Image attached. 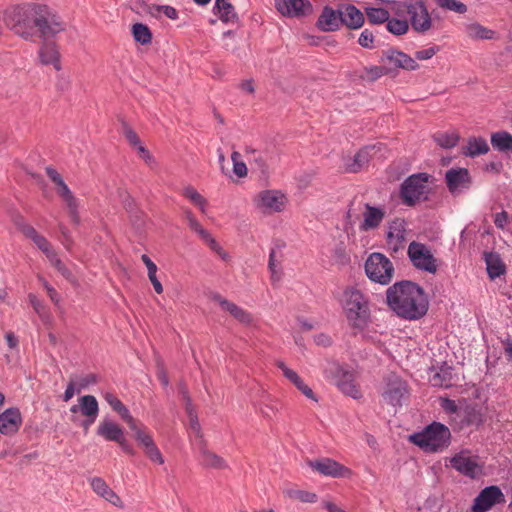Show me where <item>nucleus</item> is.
I'll list each match as a JSON object with an SVG mask.
<instances>
[{
    "instance_id": "obj_1",
    "label": "nucleus",
    "mask_w": 512,
    "mask_h": 512,
    "mask_svg": "<svg viewBox=\"0 0 512 512\" xmlns=\"http://www.w3.org/2000/svg\"><path fill=\"white\" fill-rule=\"evenodd\" d=\"M386 302L399 317L407 320L422 318L429 306L423 288L408 280L390 286L386 291Z\"/></svg>"
},
{
    "instance_id": "obj_60",
    "label": "nucleus",
    "mask_w": 512,
    "mask_h": 512,
    "mask_svg": "<svg viewBox=\"0 0 512 512\" xmlns=\"http://www.w3.org/2000/svg\"><path fill=\"white\" fill-rule=\"evenodd\" d=\"M38 281L41 283L43 288L46 290L51 301L54 303H58L59 297H58V293L56 292V290L43 277L39 276Z\"/></svg>"
},
{
    "instance_id": "obj_55",
    "label": "nucleus",
    "mask_w": 512,
    "mask_h": 512,
    "mask_svg": "<svg viewBox=\"0 0 512 512\" xmlns=\"http://www.w3.org/2000/svg\"><path fill=\"white\" fill-rule=\"evenodd\" d=\"M178 389H179V393L181 394L182 399L184 401L186 413L195 411V409L192 405V400L189 395L187 386L184 383H179Z\"/></svg>"
},
{
    "instance_id": "obj_64",
    "label": "nucleus",
    "mask_w": 512,
    "mask_h": 512,
    "mask_svg": "<svg viewBox=\"0 0 512 512\" xmlns=\"http://www.w3.org/2000/svg\"><path fill=\"white\" fill-rule=\"evenodd\" d=\"M75 392H77V385L75 380L71 378L64 392L63 401L68 402L74 396Z\"/></svg>"
},
{
    "instance_id": "obj_4",
    "label": "nucleus",
    "mask_w": 512,
    "mask_h": 512,
    "mask_svg": "<svg viewBox=\"0 0 512 512\" xmlns=\"http://www.w3.org/2000/svg\"><path fill=\"white\" fill-rule=\"evenodd\" d=\"M380 1L387 5H392V10L398 15L407 13L410 18V24L416 32L426 33L432 28L431 15L422 0H411L409 2H396L391 0Z\"/></svg>"
},
{
    "instance_id": "obj_52",
    "label": "nucleus",
    "mask_w": 512,
    "mask_h": 512,
    "mask_svg": "<svg viewBox=\"0 0 512 512\" xmlns=\"http://www.w3.org/2000/svg\"><path fill=\"white\" fill-rule=\"evenodd\" d=\"M358 43L363 48L373 49L374 48V34L369 29L362 31L358 38Z\"/></svg>"
},
{
    "instance_id": "obj_32",
    "label": "nucleus",
    "mask_w": 512,
    "mask_h": 512,
    "mask_svg": "<svg viewBox=\"0 0 512 512\" xmlns=\"http://www.w3.org/2000/svg\"><path fill=\"white\" fill-rule=\"evenodd\" d=\"M201 464L206 468L226 469L228 467L226 461L219 455L205 448L201 450Z\"/></svg>"
},
{
    "instance_id": "obj_62",
    "label": "nucleus",
    "mask_w": 512,
    "mask_h": 512,
    "mask_svg": "<svg viewBox=\"0 0 512 512\" xmlns=\"http://www.w3.org/2000/svg\"><path fill=\"white\" fill-rule=\"evenodd\" d=\"M136 440L141 444L144 449L149 447L150 444H154V441L152 437L145 433L143 430H137V433L135 434Z\"/></svg>"
},
{
    "instance_id": "obj_44",
    "label": "nucleus",
    "mask_w": 512,
    "mask_h": 512,
    "mask_svg": "<svg viewBox=\"0 0 512 512\" xmlns=\"http://www.w3.org/2000/svg\"><path fill=\"white\" fill-rule=\"evenodd\" d=\"M452 380V369L451 367H442L440 372H437L433 376V384L436 386H445L448 387L451 385Z\"/></svg>"
},
{
    "instance_id": "obj_43",
    "label": "nucleus",
    "mask_w": 512,
    "mask_h": 512,
    "mask_svg": "<svg viewBox=\"0 0 512 512\" xmlns=\"http://www.w3.org/2000/svg\"><path fill=\"white\" fill-rule=\"evenodd\" d=\"M183 195L188 198L194 205L198 206L201 211L205 212L206 199L196 191L192 186H187L183 190Z\"/></svg>"
},
{
    "instance_id": "obj_6",
    "label": "nucleus",
    "mask_w": 512,
    "mask_h": 512,
    "mask_svg": "<svg viewBox=\"0 0 512 512\" xmlns=\"http://www.w3.org/2000/svg\"><path fill=\"white\" fill-rule=\"evenodd\" d=\"M31 6L29 4L14 6L5 11V25L20 37L29 40L32 37Z\"/></svg>"
},
{
    "instance_id": "obj_12",
    "label": "nucleus",
    "mask_w": 512,
    "mask_h": 512,
    "mask_svg": "<svg viewBox=\"0 0 512 512\" xmlns=\"http://www.w3.org/2000/svg\"><path fill=\"white\" fill-rule=\"evenodd\" d=\"M307 464L314 471L324 476H330L333 478H345L350 477L352 474L348 467L331 458L308 460Z\"/></svg>"
},
{
    "instance_id": "obj_22",
    "label": "nucleus",
    "mask_w": 512,
    "mask_h": 512,
    "mask_svg": "<svg viewBox=\"0 0 512 512\" xmlns=\"http://www.w3.org/2000/svg\"><path fill=\"white\" fill-rule=\"evenodd\" d=\"M337 377L338 379L336 384L344 394L351 396L354 399L361 397V392L355 384V379L352 372L339 367L337 369Z\"/></svg>"
},
{
    "instance_id": "obj_20",
    "label": "nucleus",
    "mask_w": 512,
    "mask_h": 512,
    "mask_svg": "<svg viewBox=\"0 0 512 512\" xmlns=\"http://www.w3.org/2000/svg\"><path fill=\"white\" fill-rule=\"evenodd\" d=\"M341 25L349 29H359L365 22L364 14L354 5L340 6Z\"/></svg>"
},
{
    "instance_id": "obj_42",
    "label": "nucleus",
    "mask_w": 512,
    "mask_h": 512,
    "mask_svg": "<svg viewBox=\"0 0 512 512\" xmlns=\"http://www.w3.org/2000/svg\"><path fill=\"white\" fill-rule=\"evenodd\" d=\"M387 73L388 69L384 66L365 67L360 77L365 81L374 82Z\"/></svg>"
},
{
    "instance_id": "obj_15",
    "label": "nucleus",
    "mask_w": 512,
    "mask_h": 512,
    "mask_svg": "<svg viewBox=\"0 0 512 512\" xmlns=\"http://www.w3.org/2000/svg\"><path fill=\"white\" fill-rule=\"evenodd\" d=\"M258 207L264 212L274 213L284 210L287 199L284 194L276 190H264L258 194Z\"/></svg>"
},
{
    "instance_id": "obj_8",
    "label": "nucleus",
    "mask_w": 512,
    "mask_h": 512,
    "mask_svg": "<svg viewBox=\"0 0 512 512\" xmlns=\"http://www.w3.org/2000/svg\"><path fill=\"white\" fill-rule=\"evenodd\" d=\"M367 277L376 283L387 285L394 274L393 263L381 253H372L365 262Z\"/></svg>"
},
{
    "instance_id": "obj_27",
    "label": "nucleus",
    "mask_w": 512,
    "mask_h": 512,
    "mask_svg": "<svg viewBox=\"0 0 512 512\" xmlns=\"http://www.w3.org/2000/svg\"><path fill=\"white\" fill-rule=\"evenodd\" d=\"M21 415L17 409L9 408L0 415V433L11 434L18 430Z\"/></svg>"
},
{
    "instance_id": "obj_34",
    "label": "nucleus",
    "mask_w": 512,
    "mask_h": 512,
    "mask_svg": "<svg viewBox=\"0 0 512 512\" xmlns=\"http://www.w3.org/2000/svg\"><path fill=\"white\" fill-rule=\"evenodd\" d=\"M489 151V146L484 138H470L465 148L464 154L470 157H476L486 154Z\"/></svg>"
},
{
    "instance_id": "obj_49",
    "label": "nucleus",
    "mask_w": 512,
    "mask_h": 512,
    "mask_svg": "<svg viewBox=\"0 0 512 512\" xmlns=\"http://www.w3.org/2000/svg\"><path fill=\"white\" fill-rule=\"evenodd\" d=\"M288 494L290 497L298 499L299 501L304 503H314L317 501V495L309 491L292 490Z\"/></svg>"
},
{
    "instance_id": "obj_58",
    "label": "nucleus",
    "mask_w": 512,
    "mask_h": 512,
    "mask_svg": "<svg viewBox=\"0 0 512 512\" xmlns=\"http://www.w3.org/2000/svg\"><path fill=\"white\" fill-rule=\"evenodd\" d=\"M96 383V376L94 374H88L86 376L80 377L76 382L77 385V393L91 384Z\"/></svg>"
},
{
    "instance_id": "obj_14",
    "label": "nucleus",
    "mask_w": 512,
    "mask_h": 512,
    "mask_svg": "<svg viewBox=\"0 0 512 512\" xmlns=\"http://www.w3.org/2000/svg\"><path fill=\"white\" fill-rule=\"evenodd\" d=\"M38 40L39 62L43 65H52L56 71H60V52L55 38Z\"/></svg>"
},
{
    "instance_id": "obj_35",
    "label": "nucleus",
    "mask_w": 512,
    "mask_h": 512,
    "mask_svg": "<svg viewBox=\"0 0 512 512\" xmlns=\"http://www.w3.org/2000/svg\"><path fill=\"white\" fill-rule=\"evenodd\" d=\"M465 32L471 39H492L495 35L493 30H490L479 23H470L465 26Z\"/></svg>"
},
{
    "instance_id": "obj_47",
    "label": "nucleus",
    "mask_w": 512,
    "mask_h": 512,
    "mask_svg": "<svg viewBox=\"0 0 512 512\" xmlns=\"http://www.w3.org/2000/svg\"><path fill=\"white\" fill-rule=\"evenodd\" d=\"M437 144L443 148H452L457 145L459 137L456 134H437L434 137Z\"/></svg>"
},
{
    "instance_id": "obj_45",
    "label": "nucleus",
    "mask_w": 512,
    "mask_h": 512,
    "mask_svg": "<svg viewBox=\"0 0 512 512\" xmlns=\"http://www.w3.org/2000/svg\"><path fill=\"white\" fill-rule=\"evenodd\" d=\"M435 2L442 9L454 11L459 14H464L467 12L466 4L458 0H435Z\"/></svg>"
},
{
    "instance_id": "obj_31",
    "label": "nucleus",
    "mask_w": 512,
    "mask_h": 512,
    "mask_svg": "<svg viewBox=\"0 0 512 512\" xmlns=\"http://www.w3.org/2000/svg\"><path fill=\"white\" fill-rule=\"evenodd\" d=\"M374 150L375 146H366L359 150L355 154L352 163L347 164L346 170L350 173H357L360 171L364 166L368 164L372 156V151Z\"/></svg>"
},
{
    "instance_id": "obj_30",
    "label": "nucleus",
    "mask_w": 512,
    "mask_h": 512,
    "mask_svg": "<svg viewBox=\"0 0 512 512\" xmlns=\"http://www.w3.org/2000/svg\"><path fill=\"white\" fill-rule=\"evenodd\" d=\"M484 259L489 277L493 280L506 273V267L500 256L495 252H485Z\"/></svg>"
},
{
    "instance_id": "obj_57",
    "label": "nucleus",
    "mask_w": 512,
    "mask_h": 512,
    "mask_svg": "<svg viewBox=\"0 0 512 512\" xmlns=\"http://www.w3.org/2000/svg\"><path fill=\"white\" fill-rule=\"evenodd\" d=\"M247 152H250L254 155V162L257 165V167L259 168V170L262 173L267 172L268 164H267L266 159L263 157V155L261 153L257 152L255 149L247 150Z\"/></svg>"
},
{
    "instance_id": "obj_26",
    "label": "nucleus",
    "mask_w": 512,
    "mask_h": 512,
    "mask_svg": "<svg viewBox=\"0 0 512 512\" xmlns=\"http://www.w3.org/2000/svg\"><path fill=\"white\" fill-rule=\"evenodd\" d=\"M383 57L389 63L402 69L416 70L419 67L418 63L413 58L398 50L389 49L383 53Z\"/></svg>"
},
{
    "instance_id": "obj_63",
    "label": "nucleus",
    "mask_w": 512,
    "mask_h": 512,
    "mask_svg": "<svg viewBox=\"0 0 512 512\" xmlns=\"http://www.w3.org/2000/svg\"><path fill=\"white\" fill-rule=\"evenodd\" d=\"M157 377L164 387L169 385V378L162 362H157Z\"/></svg>"
},
{
    "instance_id": "obj_28",
    "label": "nucleus",
    "mask_w": 512,
    "mask_h": 512,
    "mask_svg": "<svg viewBox=\"0 0 512 512\" xmlns=\"http://www.w3.org/2000/svg\"><path fill=\"white\" fill-rule=\"evenodd\" d=\"M405 233L406 223L404 219L396 218L390 222L387 239L389 244L394 242V251H397L398 246L402 245V243L405 241Z\"/></svg>"
},
{
    "instance_id": "obj_24",
    "label": "nucleus",
    "mask_w": 512,
    "mask_h": 512,
    "mask_svg": "<svg viewBox=\"0 0 512 512\" xmlns=\"http://www.w3.org/2000/svg\"><path fill=\"white\" fill-rule=\"evenodd\" d=\"M385 217V211L379 207H374L368 203L365 204L363 213V222L360 225L362 231H368L379 227Z\"/></svg>"
},
{
    "instance_id": "obj_19",
    "label": "nucleus",
    "mask_w": 512,
    "mask_h": 512,
    "mask_svg": "<svg viewBox=\"0 0 512 512\" xmlns=\"http://www.w3.org/2000/svg\"><path fill=\"white\" fill-rule=\"evenodd\" d=\"M450 465L453 469L462 475L471 479L476 478L481 473V466L470 456L460 452L450 459Z\"/></svg>"
},
{
    "instance_id": "obj_50",
    "label": "nucleus",
    "mask_w": 512,
    "mask_h": 512,
    "mask_svg": "<svg viewBox=\"0 0 512 512\" xmlns=\"http://www.w3.org/2000/svg\"><path fill=\"white\" fill-rule=\"evenodd\" d=\"M239 158L240 154L237 151H234L231 154V159L233 161V171L238 177L242 178L247 175V167L244 162L239 161Z\"/></svg>"
},
{
    "instance_id": "obj_25",
    "label": "nucleus",
    "mask_w": 512,
    "mask_h": 512,
    "mask_svg": "<svg viewBox=\"0 0 512 512\" xmlns=\"http://www.w3.org/2000/svg\"><path fill=\"white\" fill-rule=\"evenodd\" d=\"M91 487L93 491L104 498L116 507L123 508V501L121 498L107 485V483L100 477L91 479Z\"/></svg>"
},
{
    "instance_id": "obj_46",
    "label": "nucleus",
    "mask_w": 512,
    "mask_h": 512,
    "mask_svg": "<svg viewBox=\"0 0 512 512\" xmlns=\"http://www.w3.org/2000/svg\"><path fill=\"white\" fill-rule=\"evenodd\" d=\"M215 13H218L220 20L225 23H235L238 20L234 6L230 2L225 3V6H222V9H217Z\"/></svg>"
},
{
    "instance_id": "obj_7",
    "label": "nucleus",
    "mask_w": 512,
    "mask_h": 512,
    "mask_svg": "<svg viewBox=\"0 0 512 512\" xmlns=\"http://www.w3.org/2000/svg\"><path fill=\"white\" fill-rule=\"evenodd\" d=\"M429 175L418 173L409 176L400 187V197L406 206H414L417 202L427 198Z\"/></svg>"
},
{
    "instance_id": "obj_40",
    "label": "nucleus",
    "mask_w": 512,
    "mask_h": 512,
    "mask_svg": "<svg viewBox=\"0 0 512 512\" xmlns=\"http://www.w3.org/2000/svg\"><path fill=\"white\" fill-rule=\"evenodd\" d=\"M459 417H462V423L466 426H478L482 423V416L474 407H466L461 410Z\"/></svg>"
},
{
    "instance_id": "obj_59",
    "label": "nucleus",
    "mask_w": 512,
    "mask_h": 512,
    "mask_svg": "<svg viewBox=\"0 0 512 512\" xmlns=\"http://www.w3.org/2000/svg\"><path fill=\"white\" fill-rule=\"evenodd\" d=\"M438 51L439 48L437 46H432L427 49L417 51L415 53V57L418 60H428L432 58Z\"/></svg>"
},
{
    "instance_id": "obj_51",
    "label": "nucleus",
    "mask_w": 512,
    "mask_h": 512,
    "mask_svg": "<svg viewBox=\"0 0 512 512\" xmlns=\"http://www.w3.org/2000/svg\"><path fill=\"white\" fill-rule=\"evenodd\" d=\"M277 407L274 404V401L269 399L268 402H261L259 411L263 415V417L267 419H271L276 415Z\"/></svg>"
},
{
    "instance_id": "obj_11",
    "label": "nucleus",
    "mask_w": 512,
    "mask_h": 512,
    "mask_svg": "<svg viewBox=\"0 0 512 512\" xmlns=\"http://www.w3.org/2000/svg\"><path fill=\"white\" fill-rule=\"evenodd\" d=\"M34 245L46 256L50 264L67 280L72 281V272L59 259L53 245L42 235L34 230Z\"/></svg>"
},
{
    "instance_id": "obj_3",
    "label": "nucleus",
    "mask_w": 512,
    "mask_h": 512,
    "mask_svg": "<svg viewBox=\"0 0 512 512\" xmlns=\"http://www.w3.org/2000/svg\"><path fill=\"white\" fill-rule=\"evenodd\" d=\"M65 29V22L56 10L46 4H34V37L55 38Z\"/></svg>"
},
{
    "instance_id": "obj_56",
    "label": "nucleus",
    "mask_w": 512,
    "mask_h": 512,
    "mask_svg": "<svg viewBox=\"0 0 512 512\" xmlns=\"http://www.w3.org/2000/svg\"><path fill=\"white\" fill-rule=\"evenodd\" d=\"M441 407L448 414H455L457 417L460 416L461 409L458 408L454 400L448 398L441 399Z\"/></svg>"
},
{
    "instance_id": "obj_53",
    "label": "nucleus",
    "mask_w": 512,
    "mask_h": 512,
    "mask_svg": "<svg viewBox=\"0 0 512 512\" xmlns=\"http://www.w3.org/2000/svg\"><path fill=\"white\" fill-rule=\"evenodd\" d=\"M144 451H145L146 456L151 461H153L155 463H158V464H163L164 463L163 456H162L160 450L158 449V447L156 446L155 443L154 444H150V446L145 448Z\"/></svg>"
},
{
    "instance_id": "obj_29",
    "label": "nucleus",
    "mask_w": 512,
    "mask_h": 512,
    "mask_svg": "<svg viewBox=\"0 0 512 512\" xmlns=\"http://www.w3.org/2000/svg\"><path fill=\"white\" fill-rule=\"evenodd\" d=\"M97 434L107 441H114L116 443L125 435L122 427L109 420H104L99 424Z\"/></svg>"
},
{
    "instance_id": "obj_18",
    "label": "nucleus",
    "mask_w": 512,
    "mask_h": 512,
    "mask_svg": "<svg viewBox=\"0 0 512 512\" xmlns=\"http://www.w3.org/2000/svg\"><path fill=\"white\" fill-rule=\"evenodd\" d=\"M211 299L212 301L218 303L223 311L228 312L240 324L246 326L252 324L253 317L248 311L222 297L219 293H213L211 295Z\"/></svg>"
},
{
    "instance_id": "obj_36",
    "label": "nucleus",
    "mask_w": 512,
    "mask_h": 512,
    "mask_svg": "<svg viewBox=\"0 0 512 512\" xmlns=\"http://www.w3.org/2000/svg\"><path fill=\"white\" fill-rule=\"evenodd\" d=\"M80 412L83 416L97 417L99 406L96 398L92 395H85L79 398Z\"/></svg>"
},
{
    "instance_id": "obj_5",
    "label": "nucleus",
    "mask_w": 512,
    "mask_h": 512,
    "mask_svg": "<svg viewBox=\"0 0 512 512\" xmlns=\"http://www.w3.org/2000/svg\"><path fill=\"white\" fill-rule=\"evenodd\" d=\"M344 309L351 325L363 328L369 317L367 297L357 288L349 287L344 291Z\"/></svg>"
},
{
    "instance_id": "obj_13",
    "label": "nucleus",
    "mask_w": 512,
    "mask_h": 512,
    "mask_svg": "<svg viewBox=\"0 0 512 512\" xmlns=\"http://www.w3.org/2000/svg\"><path fill=\"white\" fill-rule=\"evenodd\" d=\"M505 496L498 486L491 485L480 491L474 499L473 512H487L495 504L504 503Z\"/></svg>"
},
{
    "instance_id": "obj_48",
    "label": "nucleus",
    "mask_w": 512,
    "mask_h": 512,
    "mask_svg": "<svg viewBox=\"0 0 512 512\" xmlns=\"http://www.w3.org/2000/svg\"><path fill=\"white\" fill-rule=\"evenodd\" d=\"M12 221L16 229L19 232H21L25 237H32V228L28 224H25L24 218L20 214H14L12 216Z\"/></svg>"
},
{
    "instance_id": "obj_54",
    "label": "nucleus",
    "mask_w": 512,
    "mask_h": 512,
    "mask_svg": "<svg viewBox=\"0 0 512 512\" xmlns=\"http://www.w3.org/2000/svg\"><path fill=\"white\" fill-rule=\"evenodd\" d=\"M123 134L131 146L136 147L141 144L139 136L127 123H123Z\"/></svg>"
},
{
    "instance_id": "obj_61",
    "label": "nucleus",
    "mask_w": 512,
    "mask_h": 512,
    "mask_svg": "<svg viewBox=\"0 0 512 512\" xmlns=\"http://www.w3.org/2000/svg\"><path fill=\"white\" fill-rule=\"evenodd\" d=\"M190 422V428L195 433L196 437H202L201 427L195 411L187 413Z\"/></svg>"
},
{
    "instance_id": "obj_39",
    "label": "nucleus",
    "mask_w": 512,
    "mask_h": 512,
    "mask_svg": "<svg viewBox=\"0 0 512 512\" xmlns=\"http://www.w3.org/2000/svg\"><path fill=\"white\" fill-rule=\"evenodd\" d=\"M365 13L368 22L371 24L385 23L387 20H389L390 17L389 11L384 8L367 7L365 9Z\"/></svg>"
},
{
    "instance_id": "obj_41",
    "label": "nucleus",
    "mask_w": 512,
    "mask_h": 512,
    "mask_svg": "<svg viewBox=\"0 0 512 512\" xmlns=\"http://www.w3.org/2000/svg\"><path fill=\"white\" fill-rule=\"evenodd\" d=\"M387 30L397 36L403 35L409 30V22L397 18H389L386 25Z\"/></svg>"
},
{
    "instance_id": "obj_21",
    "label": "nucleus",
    "mask_w": 512,
    "mask_h": 512,
    "mask_svg": "<svg viewBox=\"0 0 512 512\" xmlns=\"http://www.w3.org/2000/svg\"><path fill=\"white\" fill-rule=\"evenodd\" d=\"M341 25L340 7L337 10L325 6L317 20V27L321 31H336Z\"/></svg>"
},
{
    "instance_id": "obj_38",
    "label": "nucleus",
    "mask_w": 512,
    "mask_h": 512,
    "mask_svg": "<svg viewBox=\"0 0 512 512\" xmlns=\"http://www.w3.org/2000/svg\"><path fill=\"white\" fill-rule=\"evenodd\" d=\"M141 259L147 267L148 277L153 285L154 290L156 291V293L161 294L163 292V287L156 276V272H157L156 264L146 254H143L141 256Z\"/></svg>"
},
{
    "instance_id": "obj_17",
    "label": "nucleus",
    "mask_w": 512,
    "mask_h": 512,
    "mask_svg": "<svg viewBox=\"0 0 512 512\" xmlns=\"http://www.w3.org/2000/svg\"><path fill=\"white\" fill-rule=\"evenodd\" d=\"M445 181L452 194L462 192L471 185V177L466 168H451L445 174Z\"/></svg>"
},
{
    "instance_id": "obj_2",
    "label": "nucleus",
    "mask_w": 512,
    "mask_h": 512,
    "mask_svg": "<svg viewBox=\"0 0 512 512\" xmlns=\"http://www.w3.org/2000/svg\"><path fill=\"white\" fill-rule=\"evenodd\" d=\"M409 440L423 451L435 453L450 445L451 432L444 424L433 422L423 431L410 435Z\"/></svg>"
},
{
    "instance_id": "obj_23",
    "label": "nucleus",
    "mask_w": 512,
    "mask_h": 512,
    "mask_svg": "<svg viewBox=\"0 0 512 512\" xmlns=\"http://www.w3.org/2000/svg\"><path fill=\"white\" fill-rule=\"evenodd\" d=\"M277 10L283 16L300 17L310 9L308 0H281L276 3Z\"/></svg>"
},
{
    "instance_id": "obj_16",
    "label": "nucleus",
    "mask_w": 512,
    "mask_h": 512,
    "mask_svg": "<svg viewBox=\"0 0 512 512\" xmlns=\"http://www.w3.org/2000/svg\"><path fill=\"white\" fill-rule=\"evenodd\" d=\"M57 195L62 199L65 203V207L67 209L68 215L70 217L71 222L74 225H79L80 215H79V199L74 196L72 191L69 189L67 184L62 181L61 183L55 186Z\"/></svg>"
},
{
    "instance_id": "obj_33",
    "label": "nucleus",
    "mask_w": 512,
    "mask_h": 512,
    "mask_svg": "<svg viewBox=\"0 0 512 512\" xmlns=\"http://www.w3.org/2000/svg\"><path fill=\"white\" fill-rule=\"evenodd\" d=\"M491 144L501 152L512 150V135L507 131L495 132L491 135Z\"/></svg>"
},
{
    "instance_id": "obj_37",
    "label": "nucleus",
    "mask_w": 512,
    "mask_h": 512,
    "mask_svg": "<svg viewBox=\"0 0 512 512\" xmlns=\"http://www.w3.org/2000/svg\"><path fill=\"white\" fill-rule=\"evenodd\" d=\"M131 32L135 41L141 45H148L152 42V33L149 27L143 23L133 24Z\"/></svg>"
},
{
    "instance_id": "obj_10",
    "label": "nucleus",
    "mask_w": 512,
    "mask_h": 512,
    "mask_svg": "<svg viewBox=\"0 0 512 512\" xmlns=\"http://www.w3.org/2000/svg\"><path fill=\"white\" fill-rule=\"evenodd\" d=\"M408 387L404 380L392 374L387 377L382 397L384 401L392 406H401L408 398Z\"/></svg>"
},
{
    "instance_id": "obj_9",
    "label": "nucleus",
    "mask_w": 512,
    "mask_h": 512,
    "mask_svg": "<svg viewBox=\"0 0 512 512\" xmlns=\"http://www.w3.org/2000/svg\"><path fill=\"white\" fill-rule=\"evenodd\" d=\"M407 253L410 261L417 269L429 273L437 271L436 259L426 245L412 241L408 246Z\"/></svg>"
}]
</instances>
